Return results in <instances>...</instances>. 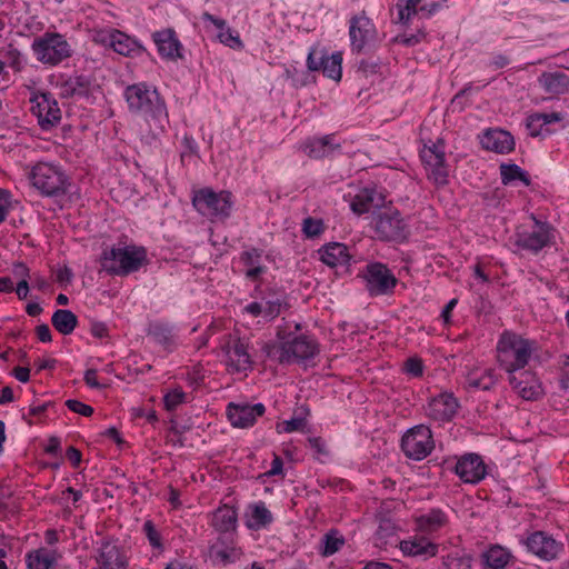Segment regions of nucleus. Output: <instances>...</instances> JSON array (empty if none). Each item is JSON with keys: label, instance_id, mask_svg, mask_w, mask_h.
Masks as SVG:
<instances>
[{"label": "nucleus", "instance_id": "nucleus-17", "mask_svg": "<svg viewBox=\"0 0 569 569\" xmlns=\"http://www.w3.org/2000/svg\"><path fill=\"white\" fill-rule=\"evenodd\" d=\"M456 473L465 482L477 483L486 476V465L480 456L469 453L457 462Z\"/></svg>", "mask_w": 569, "mask_h": 569}, {"label": "nucleus", "instance_id": "nucleus-53", "mask_svg": "<svg viewBox=\"0 0 569 569\" xmlns=\"http://www.w3.org/2000/svg\"><path fill=\"white\" fill-rule=\"evenodd\" d=\"M323 53L318 54L316 49H312L307 58V66L310 71H319L322 68L323 60H325Z\"/></svg>", "mask_w": 569, "mask_h": 569}, {"label": "nucleus", "instance_id": "nucleus-21", "mask_svg": "<svg viewBox=\"0 0 569 569\" xmlns=\"http://www.w3.org/2000/svg\"><path fill=\"white\" fill-rule=\"evenodd\" d=\"M526 545L529 551L545 560L553 559L559 550L556 540L546 536L542 531H536L529 536Z\"/></svg>", "mask_w": 569, "mask_h": 569}, {"label": "nucleus", "instance_id": "nucleus-62", "mask_svg": "<svg viewBox=\"0 0 569 569\" xmlns=\"http://www.w3.org/2000/svg\"><path fill=\"white\" fill-rule=\"evenodd\" d=\"M84 382L90 387L94 389L102 388V385L99 383L97 380V370L96 369H88L84 372Z\"/></svg>", "mask_w": 569, "mask_h": 569}, {"label": "nucleus", "instance_id": "nucleus-57", "mask_svg": "<svg viewBox=\"0 0 569 569\" xmlns=\"http://www.w3.org/2000/svg\"><path fill=\"white\" fill-rule=\"evenodd\" d=\"M12 273L19 280H28L29 268L23 262H16L12 266Z\"/></svg>", "mask_w": 569, "mask_h": 569}, {"label": "nucleus", "instance_id": "nucleus-48", "mask_svg": "<svg viewBox=\"0 0 569 569\" xmlns=\"http://www.w3.org/2000/svg\"><path fill=\"white\" fill-rule=\"evenodd\" d=\"M442 523L443 519L440 512H435L430 516L421 517L419 519L420 527L426 530H435L439 528Z\"/></svg>", "mask_w": 569, "mask_h": 569}, {"label": "nucleus", "instance_id": "nucleus-28", "mask_svg": "<svg viewBox=\"0 0 569 569\" xmlns=\"http://www.w3.org/2000/svg\"><path fill=\"white\" fill-rule=\"evenodd\" d=\"M53 328L63 336L71 335L78 325V317L68 309H58L51 317Z\"/></svg>", "mask_w": 569, "mask_h": 569}, {"label": "nucleus", "instance_id": "nucleus-40", "mask_svg": "<svg viewBox=\"0 0 569 569\" xmlns=\"http://www.w3.org/2000/svg\"><path fill=\"white\" fill-rule=\"evenodd\" d=\"M322 556H332L345 545V538L337 530H330L323 536Z\"/></svg>", "mask_w": 569, "mask_h": 569}, {"label": "nucleus", "instance_id": "nucleus-8", "mask_svg": "<svg viewBox=\"0 0 569 569\" xmlns=\"http://www.w3.org/2000/svg\"><path fill=\"white\" fill-rule=\"evenodd\" d=\"M422 162L429 171L428 177L437 186H445L448 183V168L445 159V141L438 139L431 146L425 144L420 152Z\"/></svg>", "mask_w": 569, "mask_h": 569}, {"label": "nucleus", "instance_id": "nucleus-46", "mask_svg": "<svg viewBox=\"0 0 569 569\" xmlns=\"http://www.w3.org/2000/svg\"><path fill=\"white\" fill-rule=\"evenodd\" d=\"M218 38L221 43H223L232 49H240L243 47V43L240 40L239 36L233 34L230 29L220 31L218 34Z\"/></svg>", "mask_w": 569, "mask_h": 569}, {"label": "nucleus", "instance_id": "nucleus-25", "mask_svg": "<svg viewBox=\"0 0 569 569\" xmlns=\"http://www.w3.org/2000/svg\"><path fill=\"white\" fill-rule=\"evenodd\" d=\"M400 549L408 556L433 557L438 552V545L430 542L425 537H416L411 540L400 541Z\"/></svg>", "mask_w": 569, "mask_h": 569}, {"label": "nucleus", "instance_id": "nucleus-56", "mask_svg": "<svg viewBox=\"0 0 569 569\" xmlns=\"http://www.w3.org/2000/svg\"><path fill=\"white\" fill-rule=\"evenodd\" d=\"M261 257V253L258 249H251L249 251H244L241 254V260L244 262L248 267H254L259 264V259Z\"/></svg>", "mask_w": 569, "mask_h": 569}, {"label": "nucleus", "instance_id": "nucleus-63", "mask_svg": "<svg viewBox=\"0 0 569 569\" xmlns=\"http://www.w3.org/2000/svg\"><path fill=\"white\" fill-rule=\"evenodd\" d=\"M212 555H214L216 558H219L222 562H228L231 560L232 553L234 552L233 549L230 551L227 549H220L217 546H212L211 548Z\"/></svg>", "mask_w": 569, "mask_h": 569}, {"label": "nucleus", "instance_id": "nucleus-20", "mask_svg": "<svg viewBox=\"0 0 569 569\" xmlns=\"http://www.w3.org/2000/svg\"><path fill=\"white\" fill-rule=\"evenodd\" d=\"M457 408L456 398L452 395L442 393L429 402L427 415L437 421H449L456 415Z\"/></svg>", "mask_w": 569, "mask_h": 569}, {"label": "nucleus", "instance_id": "nucleus-47", "mask_svg": "<svg viewBox=\"0 0 569 569\" xmlns=\"http://www.w3.org/2000/svg\"><path fill=\"white\" fill-rule=\"evenodd\" d=\"M448 569H470L471 557L469 556H449L445 562Z\"/></svg>", "mask_w": 569, "mask_h": 569}, {"label": "nucleus", "instance_id": "nucleus-7", "mask_svg": "<svg viewBox=\"0 0 569 569\" xmlns=\"http://www.w3.org/2000/svg\"><path fill=\"white\" fill-rule=\"evenodd\" d=\"M375 230L379 239L402 242L408 238L409 229L397 209L387 208L375 213Z\"/></svg>", "mask_w": 569, "mask_h": 569}, {"label": "nucleus", "instance_id": "nucleus-15", "mask_svg": "<svg viewBox=\"0 0 569 569\" xmlns=\"http://www.w3.org/2000/svg\"><path fill=\"white\" fill-rule=\"evenodd\" d=\"M266 411L262 403H256L253 406L243 403L230 402L227 407V417L231 425L237 428L251 427L257 417H261Z\"/></svg>", "mask_w": 569, "mask_h": 569}, {"label": "nucleus", "instance_id": "nucleus-35", "mask_svg": "<svg viewBox=\"0 0 569 569\" xmlns=\"http://www.w3.org/2000/svg\"><path fill=\"white\" fill-rule=\"evenodd\" d=\"M148 336H151L158 343L169 348L173 343L172 328L164 322H151L149 323Z\"/></svg>", "mask_w": 569, "mask_h": 569}, {"label": "nucleus", "instance_id": "nucleus-54", "mask_svg": "<svg viewBox=\"0 0 569 569\" xmlns=\"http://www.w3.org/2000/svg\"><path fill=\"white\" fill-rule=\"evenodd\" d=\"M307 425L305 418H292L282 422V431L292 432L296 430H303Z\"/></svg>", "mask_w": 569, "mask_h": 569}, {"label": "nucleus", "instance_id": "nucleus-5", "mask_svg": "<svg viewBox=\"0 0 569 569\" xmlns=\"http://www.w3.org/2000/svg\"><path fill=\"white\" fill-rule=\"evenodd\" d=\"M32 50L37 59L50 66H57L71 56V47L66 38L57 32H46L33 40Z\"/></svg>", "mask_w": 569, "mask_h": 569}, {"label": "nucleus", "instance_id": "nucleus-26", "mask_svg": "<svg viewBox=\"0 0 569 569\" xmlns=\"http://www.w3.org/2000/svg\"><path fill=\"white\" fill-rule=\"evenodd\" d=\"M321 261L329 267L347 264L350 260L348 248L343 243L331 242L320 250Z\"/></svg>", "mask_w": 569, "mask_h": 569}, {"label": "nucleus", "instance_id": "nucleus-32", "mask_svg": "<svg viewBox=\"0 0 569 569\" xmlns=\"http://www.w3.org/2000/svg\"><path fill=\"white\" fill-rule=\"evenodd\" d=\"M57 561L56 551L40 548L27 555L29 569H50Z\"/></svg>", "mask_w": 569, "mask_h": 569}, {"label": "nucleus", "instance_id": "nucleus-23", "mask_svg": "<svg viewBox=\"0 0 569 569\" xmlns=\"http://www.w3.org/2000/svg\"><path fill=\"white\" fill-rule=\"evenodd\" d=\"M538 81L545 91L552 96L565 94L569 91V76L562 71L543 72Z\"/></svg>", "mask_w": 569, "mask_h": 569}, {"label": "nucleus", "instance_id": "nucleus-18", "mask_svg": "<svg viewBox=\"0 0 569 569\" xmlns=\"http://www.w3.org/2000/svg\"><path fill=\"white\" fill-rule=\"evenodd\" d=\"M222 350L228 357V365L236 371H246L251 367L252 362L247 346L239 338L229 337V340L222 346Z\"/></svg>", "mask_w": 569, "mask_h": 569}, {"label": "nucleus", "instance_id": "nucleus-50", "mask_svg": "<svg viewBox=\"0 0 569 569\" xmlns=\"http://www.w3.org/2000/svg\"><path fill=\"white\" fill-rule=\"evenodd\" d=\"M66 406L69 410L79 413L83 417H90L93 413V408L76 399H69L66 401Z\"/></svg>", "mask_w": 569, "mask_h": 569}, {"label": "nucleus", "instance_id": "nucleus-51", "mask_svg": "<svg viewBox=\"0 0 569 569\" xmlns=\"http://www.w3.org/2000/svg\"><path fill=\"white\" fill-rule=\"evenodd\" d=\"M561 372L559 378V386L561 390L569 391V356H561Z\"/></svg>", "mask_w": 569, "mask_h": 569}, {"label": "nucleus", "instance_id": "nucleus-27", "mask_svg": "<svg viewBox=\"0 0 569 569\" xmlns=\"http://www.w3.org/2000/svg\"><path fill=\"white\" fill-rule=\"evenodd\" d=\"M212 526L220 532L233 531L237 527L236 509L229 506L218 508L212 517Z\"/></svg>", "mask_w": 569, "mask_h": 569}, {"label": "nucleus", "instance_id": "nucleus-19", "mask_svg": "<svg viewBox=\"0 0 569 569\" xmlns=\"http://www.w3.org/2000/svg\"><path fill=\"white\" fill-rule=\"evenodd\" d=\"M481 146L497 153H508L515 149V140L510 132L501 129H489L481 137Z\"/></svg>", "mask_w": 569, "mask_h": 569}, {"label": "nucleus", "instance_id": "nucleus-36", "mask_svg": "<svg viewBox=\"0 0 569 569\" xmlns=\"http://www.w3.org/2000/svg\"><path fill=\"white\" fill-rule=\"evenodd\" d=\"M110 46L116 52L122 56H130L132 52L140 49L133 39L120 31H114L110 36Z\"/></svg>", "mask_w": 569, "mask_h": 569}, {"label": "nucleus", "instance_id": "nucleus-22", "mask_svg": "<svg viewBox=\"0 0 569 569\" xmlns=\"http://www.w3.org/2000/svg\"><path fill=\"white\" fill-rule=\"evenodd\" d=\"M383 203V194L378 193L376 190L365 189L361 193L355 197L350 207L355 213L362 214L371 211L372 209L380 210Z\"/></svg>", "mask_w": 569, "mask_h": 569}, {"label": "nucleus", "instance_id": "nucleus-3", "mask_svg": "<svg viewBox=\"0 0 569 569\" xmlns=\"http://www.w3.org/2000/svg\"><path fill=\"white\" fill-rule=\"evenodd\" d=\"M531 357V347L528 340L505 332L497 345V360L507 371H518L526 367Z\"/></svg>", "mask_w": 569, "mask_h": 569}, {"label": "nucleus", "instance_id": "nucleus-60", "mask_svg": "<svg viewBox=\"0 0 569 569\" xmlns=\"http://www.w3.org/2000/svg\"><path fill=\"white\" fill-rule=\"evenodd\" d=\"M66 457L72 463L73 468H78L81 462L82 455L77 448L69 447L66 451Z\"/></svg>", "mask_w": 569, "mask_h": 569}, {"label": "nucleus", "instance_id": "nucleus-34", "mask_svg": "<svg viewBox=\"0 0 569 569\" xmlns=\"http://www.w3.org/2000/svg\"><path fill=\"white\" fill-rule=\"evenodd\" d=\"M500 176L505 186L515 180H520L527 187L531 183L529 174L516 163H501Z\"/></svg>", "mask_w": 569, "mask_h": 569}, {"label": "nucleus", "instance_id": "nucleus-52", "mask_svg": "<svg viewBox=\"0 0 569 569\" xmlns=\"http://www.w3.org/2000/svg\"><path fill=\"white\" fill-rule=\"evenodd\" d=\"M405 369L408 373L412 375L413 377H420L423 373L422 360L417 357L409 358L405 362Z\"/></svg>", "mask_w": 569, "mask_h": 569}, {"label": "nucleus", "instance_id": "nucleus-2", "mask_svg": "<svg viewBox=\"0 0 569 569\" xmlns=\"http://www.w3.org/2000/svg\"><path fill=\"white\" fill-rule=\"evenodd\" d=\"M146 260V249L136 246L106 249L100 258L102 269L118 276H128L139 270Z\"/></svg>", "mask_w": 569, "mask_h": 569}, {"label": "nucleus", "instance_id": "nucleus-6", "mask_svg": "<svg viewBox=\"0 0 569 569\" xmlns=\"http://www.w3.org/2000/svg\"><path fill=\"white\" fill-rule=\"evenodd\" d=\"M192 204L202 214L216 218H228L231 212V192H214L210 188H203L194 192Z\"/></svg>", "mask_w": 569, "mask_h": 569}, {"label": "nucleus", "instance_id": "nucleus-10", "mask_svg": "<svg viewBox=\"0 0 569 569\" xmlns=\"http://www.w3.org/2000/svg\"><path fill=\"white\" fill-rule=\"evenodd\" d=\"M30 179L33 187L44 196H56L66 191L64 176L57 168L48 163L41 162L36 164L31 171Z\"/></svg>", "mask_w": 569, "mask_h": 569}, {"label": "nucleus", "instance_id": "nucleus-11", "mask_svg": "<svg viewBox=\"0 0 569 569\" xmlns=\"http://www.w3.org/2000/svg\"><path fill=\"white\" fill-rule=\"evenodd\" d=\"M365 279L370 296L389 295L398 282L390 269L380 262H373L367 266Z\"/></svg>", "mask_w": 569, "mask_h": 569}, {"label": "nucleus", "instance_id": "nucleus-44", "mask_svg": "<svg viewBox=\"0 0 569 569\" xmlns=\"http://www.w3.org/2000/svg\"><path fill=\"white\" fill-rule=\"evenodd\" d=\"M186 393L181 389H174L163 397L164 408L168 411L174 410L179 405L184 401Z\"/></svg>", "mask_w": 569, "mask_h": 569}, {"label": "nucleus", "instance_id": "nucleus-13", "mask_svg": "<svg viewBox=\"0 0 569 569\" xmlns=\"http://www.w3.org/2000/svg\"><path fill=\"white\" fill-rule=\"evenodd\" d=\"M30 102L31 112L37 117L42 129L48 130L60 122L61 111L50 93L34 94L30 98Z\"/></svg>", "mask_w": 569, "mask_h": 569}, {"label": "nucleus", "instance_id": "nucleus-42", "mask_svg": "<svg viewBox=\"0 0 569 569\" xmlns=\"http://www.w3.org/2000/svg\"><path fill=\"white\" fill-rule=\"evenodd\" d=\"M396 530V525L390 519L381 518L376 532L377 539L387 545L389 539L395 538Z\"/></svg>", "mask_w": 569, "mask_h": 569}, {"label": "nucleus", "instance_id": "nucleus-24", "mask_svg": "<svg viewBox=\"0 0 569 569\" xmlns=\"http://www.w3.org/2000/svg\"><path fill=\"white\" fill-rule=\"evenodd\" d=\"M549 242V232L545 226H539L538 230L530 233L519 234L516 244L525 250L532 252L540 251Z\"/></svg>", "mask_w": 569, "mask_h": 569}, {"label": "nucleus", "instance_id": "nucleus-37", "mask_svg": "<svg viewBox=\"0 0 569 569\" xmlns=\"http://www.w3.org/2000/svg\"><path fill=\"white\" fill-rule=\"evenodd\" d=\"M66 96L87 97L90 91V80L83 76L70 78L63 84Z\"/></svg>", "mask_w": 569, "mask_h": 569}, {"label": "nucleus", "instance_id": "nucleus-16", "mask_svg": "<svg viewBox=\"0 0 569 569\" xmlns=\"http://www.w3.org/2000/svg\"><path fill=\"white\" fill-rule=\"evenodd\" d=\"M152 39L162 58L168 60H178L182 58V46L172 28L156 31L152 34Z\"/></svg>", "mask_w": 569, "mask_h": 569}, {"label": "nucleus", "instance_id": "nucleus-33", "mask_svg": "<svg viewBox=\"0 0 569 569\" xmlns=\"http://www.w3.org/2000/svg\"><path fill=\"white\" fill-rule=\"evenodd\" d=\"M511 555L501 546H492L482 553L483 562L491 569H505Z\"/></svg>", "mask_w": 569, "mask_h": 569}, {"label": "nucleus", "instance_id": "nucleus-61", "mask_svg": "<svg viewBox=\"0 0 569 569\" xmlns=\"http://www.w3.org/2000/svg\"><path fill=\"white\" fill-rule=\"evenodd\" d=\"M311 448L316 450L318 455H328V450L326 449L325 441L320 437H310L308 439Z\"/></svg>", "mask_w": 569, "mask_h": 569}, {"label": "nucleus", "instance_id": "nucleus-55", "mask_svg": "<svg viewBox=\"0 0 569 569\" xmlns=\"http://www.w3.org/2000/svg\"><path fill=\"white\" fill-rule=\"evenodd\" d=\"M542 126L543 123L536 113L527 118V128L531 137H538L541 133Z\"/></svg>", "mask_w": 569, "mask_h": 569}, {"label": "nucleus", "instance_id": "nucleus-64", "mask_svg": "<svg viewBox=\"0 0 569 569\" xmlns=\"http://www.w3.org/2000/svg\"><path fill=\"white\" fill-rule=\"evenodd\" d=\"M90 331L97 338H104L108 336L109 330L103 322H92Z\"/></svg>", "mask_w": 569, "mask_h": 569}, {"label": "nucleus", "instance_id": "nucleus-30", "mask_svg": "<svg viewBox=\"0 0 569 569\" xmlns=\"http://www.w3.org/2000/svg\"><path fill=\"white\" fill-rule=\"evenodd\" d=\"M100 560L106 569H127L128 566L126 556L112 545L103 546Z\"/></svg>", "mask_w": 569, "mask_h": 569}, {"label": "nucleus", "instance_id": "nucleus-45", "mask_svg": "<svg viewBox=\"0 0 569 569\" xmlns=\"http://www.w3.org/2000/svg\"><path fill=\"white\" fill-rule=\"evenodd\" d=\"M4 58L7 59L9 66L16 70V71H20L21 68H22V62H21V52L13 46V44H8V47L6 48V51H4Z\"/></svg>", "mask_w": 569, "mask_h": 569}, {"label": "nucleus", "instance_id": "nucleus-1", "mask_svg": "<svg viewBox=\"0 0 569 569\" xmlns=\"http://www.w3.org/2000/svg\"><path fill=\"white\" fill-rule=\"evenodd\" d=\"M126 98L132 111L142 112L147 116V132L142 133V139L147 143H151L159 138L168 123V114L163 102L160 101L157 91H150L141 84L129 86L126 89Z\"/></svg>", "mask_w": 569, "mask_h": 569}, {"label": "nucleus", "instance_id": "nucleus-49", "mask_svg": "<svg viewBox=\"0 0 569 569\" xmlns=\"http://www.w3.org/2000/svg\"><path fill=\"white\" fill-rule=\"evenodd\" d=\"M143 531L152 547H154V548L162 547L160 533L157 531V529L151 520H147L144 522Z\"/></svg>", "mask_w": 569, "mask_h": 569}, {"label": "nucleus", "instance_id": "nucleus-59", "mask_svg": "<svg viewBox=\"0 0 569 569\" xmlns=\"http://www.w3.org/2000/svg\"><path fill=\"white\" fill-rule=\"evenodd\" d=\"M264 315L269 318H274L280 313L281 302L279 300L268 301L266 303Z\"/></svg>", "mask_w": 569, "mask_h": 569}, {"label": "nucleus", "instance_id": "nucleus-39", "mask_svg": "<svg viewBox=\"0 0 569 569\" xmlns=\"http://www.w3.org/2000/svg\"><path fill=\"white\" fill-rule=\"evenodd\" d=\"M272 521L271 512L261 502L254 505L252 508L251 519L247 522V526L251 529H259L269 525Z\"/></svg>", "mask_w": 569, "mask_h": 569}, {"label": "nucleus", "instance_id": "nucleus-9", "mask_svg": "<svg viewBox=\"0 0 569 569\" xmlns=\"http://www.w3.org/2000/svg\"><path fill=\"white\" fill-rule=\"evenodd\" d=\"M401 448L408 458L422 460L433 449L431 430L423 425L413 427L402 437Z\"/></svg>", "mask_w": 569, "mask_h": 569}, {"label": "nucleus", "instance_id": "nucleus-41", "mask_svg": "<svg viewBox=\"0 0 569 569\" xmlns=\"http://www.w3.org/2000/svg\"><path fill=\"white\" fill-rule=\"evenodd\" d=\"M421 0H398L396 9L398 11V22L407 23L412 14L418 12L417 6Z\"/></svg>", "mask_w": 569, "mask_h": 569}, {"label": "nucleus", "instance_id": "nucleus-14", "mask_svg": "<svg viewBox=\"0 0 569 569\" xmlns=\"http://www.w3.org/2000/svg\"><path fill=\"white\" fill-rule=\"evenodd\" d=\"M508 373L513 390L525 400H537L543 393L541 383L533 372L521 369Z\"/></svg>", "mask_w": 569, "mask_h": 569}, {"label": "nucleus", "instance_id": "nucleus-29", "mask_svg": "<svg viewBox=\"0 0 569 569\" xmlns=\"http://www.w3.org/2000/svg\"><path fill=\"white\" fill-rule=\"evenodd\" d=\"M466 382L469 388L489 390L496 385L497 377L493 369H486L481 375L478 369H472L467 373Z\"/></svg>", "mask_w": 569, "mask_h": 569}, {"label": "nucleus", "instance_id": "nucleus-4", "mask_svg": "<svg viewBox=\"0 0 569 569\" xmlns=\"http://www.w3.org/2000/svg\"><path fill=\"white\" fill-rule=\"evenodd\" d=\"M263 351L267 357L277 359L280 363H290L313 358L319 352V347L313 339L301 335L281 343H267Z\"/></svg>", "mask_w": 569, "mask_h": 569}, {"label": "nucleus", "instance_id": "nucleus-43", "mask_svg": "<svg viewBox=\"0 0 569 569\" xmlns=\"http://www.w3.org/2000/svg\"><path fill=\"white\" fill-rule=\"evenodd\" d=\"M323 222L320 219L306 218L303 220V232L308 238H316L323 232Z\"/></svg>", "mask_w": 569, "mask_h": 569}, {"label": "nucleus", "instance_id": "nucleus-58", "mask_svg": "<svg viewBox=\"0 0 569 569\" xmlns=\"http://www.w3.org/2000/svg\"><path fill=\"white\" fill-rule=\"evenodd\" d=\"M36 333L41 342H50L52 340L51 330L46 323L39 325L36 328Z\"/></svg>", "mask_w": 569, "mask_h": 569}, {"label": "nucleus", "instance_id": "nucleus-12", "mask_svg": "<svg viewBox=\"0 0 569 569\" xmlns=\"http://www.w3.org/2000/svg\"><path fill=\"white\" fill-rule=\"evenodd\" d=\"M349 37L352 51L362 52L377 38V29L366 11L351 17Z\"/></svg>", "mask_w": 569, "mask_h": 569}, {"label": "nucleus", "instance_id": "nucleus-38", "mask_svg": "<svg viewBox=\"0 0 569 569\" xmlns=\"http://www.w3.org/2000/svg\"><path fill=\"white\" fill-rule=\"evenodd\" d=\"M342 54L341 52L332 53L330 57L325 56L321 71L328 78L339 81L342 76Z\"/></svg>", "mask_w": 569, "mask_h": 569}, {"label": "nucleus", "instance_id": "nucleus-31", "mask_svg": "<svg viewBox=\"0 0 569 569\" xmlns=\"http://www.w3.org/2000/svg\"><path fill=\"white\" fill-rule=\"evenodd\" d=\"M332 149V136L327 134L321 138H313L307 140L302 150L310 158L319 159L325 157Z\"/></svg>", "mask_w": 569, "mask_h": 569}]
</instances>
